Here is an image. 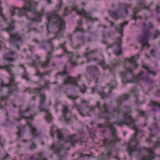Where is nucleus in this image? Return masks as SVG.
<instances>
[{
	"label": "nucleus",
	"instance_id": "1",
	"mask_svg": "<svg viewBox=\"0 0 160 160\" xmlns=\"http://www.w3.org/2000/svg\"><path fill=\"white\" fill-rule=\"evenodd\" d=\"M95 108L99 109L102 114V117L103 118L106 119L107 127L111 131L112 133V139H105L104 141V145L107 147L112 146V144L117 142H119L120 139L117 137L116 134V129L114 127V124H117L118 126L121 127L126 124L129 125L132 124L134 122V120L129 114V112H127L124 113V119L121 120L118 122H114L113 123H111L109 121L110 119V117L108 115L106 116L104 115L105 113L109 112V106L107 104L105 103L103 105H101V102L98 101L97 102Z\"/></svg>",
	"mask_w": 160,
	"mask_h": 160
},
{
	"label": "nucleus",
	"instance_id": "2",
	"mask_svg": "<svg viewBox=\"0 0 160 160\" xmlns=\"http://www.w3.org/2000/svg\"><path fill=\"white\" fill-rule=\"evenodd\" d=\"M47 19L49 23L52 22L54 24H58V27L59 28V30L58 31L55 32V37L48 39L47 41V43L51 47L50 51L48 52L46 60L44 62L40 63L41 67L44 69L48 67L50 59L52 57V54L54 50V47L52 41L54 39H60L62 37V32L65 30V22L62 17L57 14L52 13L48 17Z\"/></svg>",
	"mask_w": 160,
	"mask_h": 160
},
{
	"label": "nucleus",
	"instance_id": "3",
	"mask_svg": "<svg viewBox=\"0 0 160 160\" xmlns=\"http://www.w3.org/2000/svg\"><path fill=\"white\" fill-rule=\"evenodd\" d=\"M14 23V21L13 20L12 22L9 23L8 27L4 28L2 30L6 31L9 33V38L8 39V42L10 46L12 47H16L18 49H19V42L22 41V35L18 32L13 34L10 33L11 31L14 30L15 29Z\"/></svg>",
	"mask_w": 160,
	"mask_h": 160
},
{
	"label": "nucleus",
	"instance_id": "4",
	"mask_svg": "<svg viewBox=\"0 0 160 160\" xmlns=\"http://www.w3.org/2000/svg\"><path fill=\"white\" fill-rule=\"evenodd\" d=\"M120 6L123 9V11L121 12H120L119 10L113 12L108 11L110 15L114 19H118L127 15L128 14V10L131 8L130 4L127 5L125 3L120 4Z\"/></svg>",
	"mask_w": 160,
	"mask_h": 160
},
{
	"label": "nucleus",
	"instance_id": "5",
	"mask_svg": "<svg viewBox=\"0 0 160 160\" xmlns=\"http://www.w3.org/2000/svg\"><path fill=\"white\" fill-rule=\"evenodd\" d=\"M151 33L150 30L148 29L143 30L142 33L138 37V41L142 44L141 50L142 51L144 47L147 46L148 48L150 46L148 44V38L151 36Z\"/></svg>",
	"mask_w": 160,
	"mask_h": 160
},
{
	"label": "nucleus",
	"instance_id": "6",
	"mask_svg": "<svg viewBox=\"0 0 160 160\" xmlns=\"http://www.w3.org/2000/svg\"><path fill=\"white\" fill-rule=\"evenodd\" d=\"M10 65V64H9L5 65L4 67L0 66V68L2 69L4 68L7 72L9 73L10 76V77L9 78V82L8 83L5 84L2 81V82L1 85L0 86V92L2 91V88L3 87H10L15 86V84H14L15 82V74L12 73L11 69L9 68Z\"/></svg>",
	"mask_w": 160,
	"mask_h": 160
},
{
	"label": "nucleus",
	"instance_id": "7",
	"mask_svg": "<svg viewBox=\"0 0 160 160\" xmlns=\"http://www.w3.org/2000/svg\"><path fill=\"white\" fill-rule=\"evenodd\" d=\"M128 96L126 94L122 95L119 97L117 100L118 108H113L110 112L109 111L108 113H105V114H109L112 115L113 117L116 118L120 114V107L122 104L123 101L128 99Z\"/></svg>",
	"mask_w": 160,
	"mask_h": 160
},
{
	"label": "nucleus",
	"instance_id": "8",
	"mask_svg": "<svg viewBox=\"0 0 160 160\" xmlns=\"http://www.w3.org/2000/svg\"><path fill=\"white\" fill-rule=\"evenodd\" d=\"M40 105L39 107V109L40 112L45 111L46 112L47 115L46 116V119L48 122H50L52 120V116L51 114L49 112V109H43L44 104L46 102V98L45 95L44 94H40Z\"/></svg>",
	"mask_w": 160,
	"mask_h": 160
},
{
	"label": "nucleus",
	"instance_id": "9",
	"mask_svg": "<svg viewBox=\"0 0 160 160\" xmlns=\"http://www.w3.org/2000/svg\"><path fill=\"white\" fill-rule=\"evenodd\" d=\"M133 129H134L135 131V132L132 134V136L131 138V142L134 141L136 142V144L132 147V148H130V154H131V153L135 151H138L141 152V149L138 147V145L139 144V143L138 142V139L137 138V134L139 132V131L137 128L134 127Z\"/></svg>",
	"mask_w": 160,
	"mask_h": 160
},
{
	"label": "nucleus",
	"instance_id": "10",
	"mask_svg": "<svg viewBox=\"0 0 160 160\" xmlns=\"http://www.w3.org/2000/svg\"><path fill=\"white\" fill-rule=\"evenodd\" d=\"M122 44V40L120 38H118L116 42L111 45L108 46L107 48H113L114 52L116 54L119 55L122 53L121 46Z\"/></svg>",
	"mask_w": 160,
	"mask_h": 160
},
{
	"label": "nucleus",
	"instance_id": "11",
	"mask_svg": "<svg viewBox=\"0 0 160 160\" xmlns=\"http://www.w3.org/2000/svg\"><path fill=\"white\" fill-rule=\"evenodd\" d=\"M160 147V142L158 141L155 142L153 146V148H151L148 149L149 153L148 156H145L142 158L141 160H152L153 159L156 157L152 150V149H155L157 147Z\"/></svg>",
	"mask_w": 160,
	"mask_h": 160
},
{
	"label": "nucleus",
	"instance_id": "12",
	"mask_svg": "<svg viewBox=\"0 0 160 160\" xmlns=\"http://www.w3.org/2000/svg\"><path fill=\"white\" fill-rule=\"evenodd\" d=\"M87 71L93 78H97L100 75L98 68L95 66L87 67Z\"/></svg>",
	"mask_w": 160,
	"mask_h": 160
},
{
	"label": "nucleus",
	"instance_id": "13",
	"mask_svg": "<svg viewBox=\"0 0 160 160\" xmlns=\"http://www.w3.org/2000/svg\"><path fill=\"white\" fill-rule=\"evenodd\" d=\"M73 10H75L76 12L78 14L83 15L85 16L87 20L93 21L94 20L98 21V19L97 18H93L91 17V12H87L85 10L82 8L81 11H79L74 8H73Z\"/></svg>",
	"mask_w": 160,
	"mask_h": 160
},
{
	"label": "nucleus",
	"instance_id": "14",
	"mask_svg": "<svg viewBox=\"0 0 160 160\" xmlns=\"http://www.w3.org/2000/svg\"><path fill=\"white\" fill-rule=\"evenodd\" d=\"M68 77L64 81V84L67 85L70 83L76 87H78V85L77 83V78H74L69 76H67Z\"/></svg>",
	"mask_w": 160,
	"mask_h": 160
},
{
	"label": "nucleus",
	"instance_id": "15",
	"mask_svg": "<svg viewBox=\"0 0 160 160\" xmlns=\"http://www.w3.org/2000/svg\"><path fill=\"white\" fill-rule=\"evenodd\" d=\"M145 0H141L137 7L134 8V11L135 13H138L143 9H148L149 7H145Z\"/></svg>",
	"mask_w": 160,
	"mask_h": 160
},
{
	"label": "nucleus",
	"instance_id": "16",
	"mask_svg": "<svg viewBox=\"0 0 160 160\" xmlns=\"http://www.w3.org/2000/svg\"><path fill=\"white\" fill-rule=\"evenodd\" d=\"M62 112L66 120L67 121L70 120L72 116L71 112L68 109L67 106H63Z\"/></svg>",
	"mask_w": 160,
	"mask_h": 160
},
{
	"label": "nucleus",
	"instance_id": "17",
	"mask_svg": "<svg viewBox=\"0 0 160 160\" xmlns=\"http://www.w3.org/2000/svg\"><path fill=\"white\" fill-rule=\"evenodd\" d=\"M74 107L76 108V109L78 110V112L82 116H83V117H84L87 115L89 116V113L93 111L95 108V107H91L89 109V112H87L86 114H84L83 112H82L83 109H81V107L77 105L75 102H74Z\"/></svg>",
	"mask_w": 160,
	"mask_h": 160
},
{
	"label": "nucleus",
	"instance_id": "18",
	"mask_svg": "<svg viewBox=\"0 0 160 160\" xmlns=\"http://www.w3.org/2000/svg\"><path fill=\"white\" fill-rule=\"evenodd\" d=\"M139 92V90L136 87L131 88L130 91V94L134 96L135 98V102L136 103H138V96Z\"/></svg>",
	"mask_w": 160,
	"mask_h": 160
},
{
	"label": "nucleus",
	"instance_id": "19",
	"mask_svg": "<svg viewBox=\"0 0 160 160\" xmlns=\"http://www.w3.org/2000/svg\"><path fill=\"white\" fill-rule=\"evenodd\" d=\"M76 134H74L72 136H69L66 142H70L71 143L73 147H75L74 143L78 142L79 139L76 138Z\"/></svg>",
	"mask_w": 160,
	"mask_h": 160
},
{
	"label": "nucleus",
	"instance_id": "20",
	"mask_svg": "<svg viewBox=\"0 0 160 160\" xmlns=\"http://www.w3.org/2000/svg\"><path fill=\"white\" fill-rule=\"evenodd\" d=\"M128 23V21H125L124 22L121 23L120 24L118 25L116 27V29L118 32L119 33L122 32L123 31V27L127 25Z\"/></svg>",
	"mask_w": 160,
	"mask_h": 160
},
{
	"label": "nucleus",
	"instance_id": "21",
	"mask_svg": "<svg viewBox=\"0 0 160 160\" xmlns=\"http://www.w3.org/2000/svg\"><path fill=\"white\" fill-rule=\"evenodd\" d=\"M135 57L132 56L131 58H127L126 60L133 65V68H136L138 67V65L135 61Z\"/></svg>",
	"mask_w": 160,
	"mask_h": 160
},
{
	"label": "nucleus",
	"instance_id": "22",
	"mask_svg": "<svg viewBox=\"0 0 160 160\" xmlns=\"http://www.w3.org/2000/svg\"><path fill=\"white\" fill-rule=\"evenodd\" d=\"M63 149L62 145L60 146V147L56 148L55 150V153L57 154V157L60 158L59 160H62V156L59 154L60 151L61 150Z\"/></svg>",
	"mask_w": 160,
	"mask_h": 160
},
{
	"label": "nucleus",
	"instance_id": "23",
	"mask_svg": "<svg viewBox=\"0 0 160 160\" xmlns=\"http://www.w3.org/2000/svg\"><path fill=\"white\" fill-rule=\"evenodd\" d=\"M69 54H70V56H69L68 62L71 63V65L73 66H77L78 64L76 62L73 61L72 59V58L74 56V54L72 52H70Z\"/></svg>",
	"mask_w": 160,
	"mask_h": 160
},
{
	"label": "nucleus",
	"instance_id": "24",
	"mask_svg": "<svg viewBox=\"0 0 160 160\" xmlns=\"http://www.w3.org/2000/svg\"><path fill=\"white\" fill-rule=\"evenodd\" d=\"M107 85L111 88V89L109 90V92L110 93L111 92V89L115 88L117 86L116 82L114 81H112L111 82L108 83Z\"/></svg>",
	"mask_w": 160,
	"mask_h": 160
},
{
	"label": "nucleus",
	"instance_id": "25",
	"mask_svg": "<svg viewBox=\"0 0 160 160\" xmlns=\"http://www.w3.org/2000/svg\"><path fill=\"white\" fill-rule=\"evenodd\" d=\"M58 133V140L63 141L64 140V136L62 133V131L59 129H58L57 131Z\"/></svg>",
	"mask_w": 160,
	"mask_h": 160
},
{
	"label": "nucleus",
	"instance_id": "26",
	"mask_svg": "<svg viewBox=\"0 0 160 160\" xmlns=\"http://www.w3.org/2000/svg\"><path fill=\"white\" fill-rule=\"evenodd\" d=\"M59 75H60L62 76L64 75H66L67 76H68L69 75V73L67 71V67L66 66H64V70L62 72H58L56 74V76Z\"/></svg>",
	"mask_w": 160,
	"mask_h": 160
},
{
	"label": "nucleus",
	"instance_id": "27",
	"mask_svg": "<svg viewBox=\"0 0 160 160\" xmlns=\"http://www.w3.org/2000/svg\"><path fill=\"white\" fill-rule=\"evenodd\" d=\"M34 160H48L46 158H43V153L42 152L38 153L37 155Z\"/></svg>",
	"mask_w": 160,
	"mask_h": 160
},
{
	"label": "nucleus",
	"instance_id": "28",
	"mask_svg": "<svg viewBox=\"0 0 160 160\" xmlns=\"http://www.w3.org/2000/svg\"><path fill=\"white\" fill-rule=\"evenodd\" d=\"M149 105L157 106L160 108V104L158 102L151 101Z\"/></svg>",
	"mask_w": 160,
	"mask_h": 160
},
{
	"label": "nucleus",
	"instance_id": "29",
	"mask_svg": "<svg viewBox=\"0 0 160 160\" xmlns=\"http://www.w3.org/2000/svg\"><path fill=\"white\" fill-rule=\"evenodd\" d=\"M46 74L48 75V73H42L38 71L35 74L36 75L39 76L41 78H42V77Z\"/></svg>",
	"mask_w": 160,
	"mask_h": 160
},
{
	"label": "nucleus",
	"instance_id": "30",
	"mask_svg": "<svg viewBox=\"0 0 160 160\" xmlns=\"http://www.w3.org/2000/svg\"><path fill=\"white\" fill-rule=\"evenodd\" d=\"M17 128L19 129V130L18 132H17V134L18 138H20L21 137V134L23 132V130L22 128H20L19 126H17Z\"/></svg>",
	"mask_w": 160,
	"mask_h": 160
},
{
	"label": "nucleus",
	"instance_id": "31",
	"mask_svg": "<svg viewBox=\"0 0 160 160\" xmlns=\"http://www.w3.org/2000/svg\"><path fill=\"white\" fill-rule=\"evenodd\" d=\"M155 136V135L153 134H150V137L149 138H147L146 139V141L148 143L152 142V138Z\"/></svg>",
	"mask_w": 160,
	"mask_h": 160
},
{
	"label": "nucleus",
	"instance_id": "32",
	"mask_svg": "<svg viewBox=\"0 0 160 160\" xmlns=\"http://www.w3.org/2000/svg\"><path fill=\"white\" fill-rule=\"evenodd\" d=\"M143 67L144 68L146 69L147 70L148 72L152 74L154 76L156 75V73L150 71L149 70V68L147 66H143Z\"/></svg>",
	"mask_w": 160,
	"mask_h": 160
},
{
	"label": "nucleus",
	"instance_id": "33",
	"mask_svg": "<svg viewBox=\"0 0 160 160\" xmlns=\"http://www.w3.org/2000/svg\"><path fill=\"white\" fill-rule=\"evenodd\" d=\"M27 18L30 20H32L34 22H40L41 21V18H38V19L37 20L36 18H32L31 19L29 18V17L28 16H27Z\"/></svg>",
	"mask_w": 160,
	"mask_h": 160
},
{
	"label": "nucleus",
	"instance_id": "34",
	"mask_svg": "<svg viewBox=\"0 0 160 160\" xmlns=\"http://www.w3.org/2000/svg\"><path fill=\"white\" fill-rule=\"evenodd\" d=\"M146 81L148 83L152 84L154 82V81L149 78H147Z\"/></svg>",
	"mask_w": 160,
	"mask_h": 160
},
{
	"label": "nucleus",
	"instance_id": "35",
	"mask_svg": "<svg viewBox=\"0 0 160 160\" xmlns=\"http://www.w3.org/2000/svg\"><path fill=\"white\" fill-rule=\"evenodd\" d=\"M155 34L154 35L153 39H155L157 38L158 37V36L159 35H160V32H159L158 31H156L155 32Z\"/></svg>",
	"mask_w": 160,
	"mask_h": 160
},
{
	"label": "nucleus",
	"instance_id": "36",
	"mask_svg": "<svg viewBox=\"0 0 160 160\" xmlns=\"http://www.w3.org/2000/svg\"><path fill=\"white\" fill-rule=\"evenodd\" d=\"M87 88L85 85H83L82 88L80 89V90L82 93H84L85 92Z\"/></svg>",
	"mask_w": 160,
	"mask_h": 160
},
{
	"label": "nucleus",
	"instance_id": "37",
	"mask_svg": "<svg viewBox=\"0 0 160 160\" xmlns=\"http://www.w3.org/2000/svg\"><path fill=\"white\" fill-rule=\"evenodd\" d=\"M77 39L81 41H83L85 40V37L83 36H79L77 38Z\"/></svg>",
	"mask_w": 160,
	"mask_h": 160
},
{
	"label": "nucleus",
	"instance_id": "38",
	"mask_svg": "<svg viewBox=\"0 0 160 160\" xmlns=\"http://www.w3.org/2000/svg\"><path fill=\"white\" fill-rule=\"evenodd\" d=\"M4 59L9 61L12 62L14 61V59L11 58H8L5 56L4 58Z\"/></svg>",
	"mask_w": 160,
	"mask_h": 160
},
{
	"label": "nucleus",
	"instance_id": "39",
	"mask_svg": "<svg viewBox=\"0 0 160 160\" xmlns=\"http://www.w3.org/2000/svg\"><path fill=\"white\" fill-rule=\"evenodd\" d=\"M101 96H102V98L103 99H105L106 98H108V96L106 95L103 92L102 93H100Z\"/></svg>",
	"mask_w": 160,
	"mask_h": 160
},
{
	"label": "nucleus",
	"instance_id": "40",
	"mask_svg": "<svg viewBox=\"0 0 160 160\" xmlns=\"http://www.w3.org/2000/svg\"><path fill=\"white\" fill-rule=\"evenodd\" d=\"M40 47L41 48L44 49H46L47 48V45L46 43L44 42L42 43Z\"/></svg>",
	"mask_w": 160,
	"mask_h": 160
},
{
	"label": "nucleus",
	"instance_id": "41",
	"mask_svg": "<svg viewBox=\"0 0 160 160\" xmlns=\"http://www.w3.org/2000/svg\"><path fill=\"white\" fill-rule=\"evenodd\" d=\"M112 155V152L111 150L108 151L106 154V156L108 158H109Z\"/></svg>",
	"mask_w": 160,
	"mask_h": 160
},
{
	"label": "nucleus",
	"instance_id": "42",
	"mask_svg": "<svg viewBox=\"0 0 160 160\" xmlns=\"http://www.w3.org/2000/svg\"><path fill=\"white\" fill-rule=\"evenodd\" d=\"M43 88H44L43 86H42L41 88H35L34 90L36 91H37L38 92V93H40V91L42 90V89Z\"/></svg>",
	"mask_w": 160,
	"mask_h": 160
},
{
	"label": "nucleus",
	"instance_id": "43",
	"mask_svg": "<svg viewBox=\"0 0 160 160\" xmlns=\"http://www.w3.org/2000/svg\"><path fill=\"white\" fill-rule=\"evenodd\" d=\"M143 72L141 71L137 75V79H140L141 78V76L143 74Z\"/></svg>",
	"mask_w": 160,
	"mask_h": 160
},
{
	"label": "nucleus",
	"instance_id": "44",
	"mask_svg": "<svg viewBox=\"0 0 160 160\" xmlns=\"http://www.w3.org/2000/svg\"><path fill=\"white\" fill-rule=\"evenodd\" d=\"M32 129V133L33 135H35L36 129L33 127L31 128Z\"/></svg>",
	"mask_w": 160,
	"mask_h": 160
},
{
	"label": "nucleus",
	"instance_id": "45",
	"mask_svg": "<svg viewBox=\"0 0 160 160\" xmlns=\"http://www.w3.org/2000/svg\"><path fill=\"white\" fill-rule=\"evenodd\" d=\"M54 130L53 129V128L52 127L51 128V130L50 131V135L53 138L54 136Z\"/></svg>",
	"mask_w": 160,
	"mask_h": 160
},
{
	"label": "nucleus",
	"instance_id": "46",
	"mask_svg": "<svg viewBox=\"0 0 160 160\" xmlns=\"http://www.w3.org/2000/svg\"><path fill=\"white\" fill-rule=\"evenodd\" d=\"M36 147V145L34 143H32V144L30 147V149L31 150H32L35 148Z\"/></svg>",
	"mask_w": 160,
	"mask_h": 160
},
{
	"label": "nucleus",
	"instance_id": "47",
	"mask_svg": "<svg viewBox=\"0 0 160 160\" xmlns=\"http://www.w3.org/2000/svg\"><path fill=\"white\" fill-rule=\"evenodd\" d=\"M28 74L26 73V72L24 71V73L23 75V78H24L28 79Z\"/></svg>",
	"mask_w": 160,
	"mask_h": 160
},
{
	"label": "nucleus",
	"instance_id": "48",
	"mask_svg": "<svg viewBox=\"0 0 160 160\" xmlns=\"http://www.w3.org/2000/svg\"><path fill=\"white\" fill-rule=\"evenodd\" d=\"M94 51H92L90 52H87L84 54V56L88 58V55L91 54L93 52H94Z\"/></svg>",
	"mask_w": 160,
	"mask_h": 160
},
{
	"label": "nucleus",
	"instance_id": "49",
	"mask_svg": "<svg viewBox=\"0 0 160 160\" xmlns=\"http://www.w3.org/2000/svg\"><path fill=\"white\" fill-rule=\"evenodd\" d=\"M79 97V96H78L77 97H75L72 96H68V98L70 99H72L74 100H75L76 98H78Z\"/></svg>",
	"mask_w": 160,
	"mask_h": 160
},
{
	"label": "nucleus",
	"instance_id": "50",
	"mask_svg": "<svg viewBox=\"0 0 160 160\" xmlns=\"http://www.w3.org/2000/svg\"><path fill=\"white\" fill-rule=\"evenodd\" d=\"M126 71L127 72H128L131 74H132V70L131 68H126Z\"/></svg>",
	"mask_w": 160,
	"mask_h": 160
},
{
	"label": "nucleus",
	"instance_id": "51",
	"mask_svg": "<svg viewBox=\"0 0 160 160\" xmlns=\"http://www.w3.org/2000/svg\"><path fill=\"white\" fill-rule=\"evenodd\" d=\"M78 31H81V32H84L82 30V29H80L79 28H78V27H77L76 28V30H75L74 32V33H76L77 32H78Z\"/></svg>",
	"mask_w": 160,
	"mask_h": 160
},
{
	"label": "nucleus",
	"instance_id": "52",
	"mask_svg": "<svg viewBox=\"0 0 160 160\" xmlns=\"http://www.w3.org/2000/svg\"><path fill=\"white\" fill-rule=\"evenodd\" d=\"M98 127L100 128H106V127L105 126V125L104 124H100L98 125Z\"/></svg>",
	"mask_w": 160,
	"mask_h": 160
},
{
	"label": "nucleus",
	"instance_id": "53",
	"mask_svg": "<svg viewBox=\"0 0 160 160\" xmlns=\"http://www.w3.org/2000/svg\"><path fill=\"white\" fill-rule=\"evenodd\" d=\"M120 74L121 76L123 78H125L126 75V74L125 72H121L120 73Z\"/></svg>",
	"mask_w": 160,
	"mask_h": 160
},
{
	"label": "nucleus",
	"instance_id": "54",
	"mask_svg": "<svg viewBox=\"0 0 160 160\" xmlns=\"http://www.w3.org/2000/svg\"><path fill=\"white\" fill-rule=\"evenodd\" d=\"M160 7L159 6H157L156 7V11L157 12H160Z\"/></svg>",
	"mask_w": 160,
	"mask_h": 160
},
{
	"label": "nucleus",
	"instance_id": "55",
	"mask_svg": "<svg viewBox=\"0 0 160 160\" xmlns=\"http://www.w3.org/2000/svg\"><path fill=\"white\" fill-rule=\"evenodd\" d=\"M78 132L80 134H82L83 132V130L82 129H79L78 130Z\"/></svg>",
	"mask_w": 160,
	"mask_h": 160
},
{
	"label": "nucleus",
	"instance_id": "56",
	"mask_svg": "<svg viewBox=\"0 0 160 160\" xmlns=\"http://www.w3.org/2000/svg\"><path fill=\"white\" fill-rule=\"evenodd\" d=\"M36 115L35 114V115L32 114L31 115V116L30 117H27V118L30 119H33V117Z\"/></svg>",
	"mask_w": 160,
	"mask_h": 160
},
{
	"label": "nucleus",
	"instance_id": "57",
	"mask_svg": "<svg viewBox=\"0 0 160 160\" xmlns=\"http://www.w3.org/2000/svg\"><path fill=\"white\" fill-rule=\"evenodd\" d=\"M31 110V107H28L27 108V109H26V112H28L30 110Z\"/></svg>",
	"mask_w": 160,
	"mask_h": 160
},
{
	"label": "nucleus",
	"instance_id": "58",
	"mask_svg": "<svg viewBox=\"0 0 160 160\" xmlns=\"http://www.w3.org/2000/svg\"><path fill=\"white\" fill-rule=\"evenodd\" d=\"M27 124L31 128L33 127L31 123L30 122H27Z\"/></svg>",
	"mask_w": 160,
	"mask_h": 160
},
{
	"label": "nucleus",
	"instance_id": "59",
	"mask_svg": "<svg viewBox=\"0 0 160 160\" xmlns=\"http://www.w3.org/2000/svg\"><path fill=\"white\" fill-rule=\"evenodd\" d=\"M65 43L60 44L59 45V47L60 48H62L63 49L64 48Z\"/></svg>",
	"mask_w": 160,
	"mask_h": 160
},
{
	"label": "nucleus",
	"instance_id": "60",
	"mask_svg": "<svg viewBox=\"0 0 160 160\" xmlns=\"http://www.w3.org/2000/svg\"><path fill=\"white\" fill-rule=\"evenodd\" d=\"M139 113L140 114L142 115V116H144L145 115L144 112L143 111L140 112Z\"/></svg>",
	"mask_w": 160,
	"mask_h": 160
},
{
	"label": "nucleus",
	"instance_id": "61",
	"mask_svg": "<svg viewBox=\"0 0 160 160\" xmlns=\"http://www.w3.org/2000/svg\"><path fill=\"white\" fill-rule=\"evenodd\" d=\"M97 85L96 86L92 88V92H94V91L97 88Z\"/></svg>",
	"mask_w": 160,
	"mask_h": 160
},
{
	"label": "nucleus",
	"instance_id": "62",
	"mask_svg": "<svg viewBox=\"0 0 160 160\" xmlns=\"http://www.w3.org/2000/svg\"><path fill=\"white\" fill-rule=\"evenodd\" d=\"M99 63H100V64L101 65H103L105 63L104 61V60H102V61H100Z\"/></svg>",
	"mask_w": 160,
	"mask_h": 160
},
{
	"label": "nucleus",
	"instance_id": "63",
	"mask_svg": "<svg viewBox=\"0 0 160 160\" xmlns=\"http://www.w3.org/2000/svg\"><path fill=\"white\" fill-rule=\"evenodd\" d=\"M63 49L64 52H66L68 54H69V53L70 52H68L67 49L65 48H64Z\"/></svg>",
	"mask_w": 160,
	"mask_h": 160
},
{
	"label": "nucleus",
	"instance_id": "64",
	"mask_svg": "<svg viewBox=\"0 0 160 160\" xmlns=\"http://www.w3.org/2000/svg\"><path fill=\"white\" fill-rule=\"evenodd\" d=\"M54 143H52V145L51 146V147L50 148V149L51 150L53 149L54 148Z\"/></svg>",
	"mask_w": 160,
	"mask_h": 160
}]
</instances>
